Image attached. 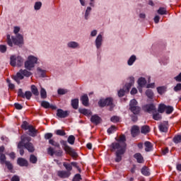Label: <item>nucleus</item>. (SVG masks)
<instances>
[{
	"mask_svg": "<svg viewBox=\"0 0 181 181\" xmlns=\"http://www.w3.org/2000/svg\"><path fill=\"white\" fill-rule=\"evenodd\" d=\"M30 141H32V138L30 136H21V141L18 144V148L22 149V147L24 146L28 152H35V146L30 143Z\"/></svg>",
	"mask_w": 181,
	"mask_h": 181,
	"instance_id": "1",
	"label": "nucleus"
},
{
	"mask_svg": "<svg viewBox=\"0 0 181 181\" xmlns=\"http://www.w3.org/2000/svg\"><path fill=\"white\" fill-rule=\"evenodd\" d=\"M127 148H125V144L122 143L121 145L115 143L112 144V149L111 151H116V158H115V162H121L122 160V155L125 153V151Z\"/></svg>",
	"mask_w": 181,
	"mask_h": 181,
	"instance_id": "2",
	"label": "nucleus"
},
{
	"mask_svg": "<svg viewBox=\"0 0 181 181\" xmlns=\"http://www.w3.org/2000/svg\"><path fill=\"white\" fill-rule=\"evenodd\" d=\"M36 63H37V58L30 55L25 63V67L27 70H32V69L35 67V64H36Z\"/></svg>",
	"mask_w": 181,
	"mask_h": 181,
	"instance_id": "3",
	"label": "nucleus"
},
{
	"mask_svg": "<svg viewBox=\"0 0 181 181\" xmlns=\"http://www.w3.org/2000/svg\"><path fill=\"white\" fill-rule=\"evenodd\" d=\"M10 64L13 67H16V66H18V67H21L23 64V59H22L21 57H16V55H12L10 57Z\"/></svg>",
	"mask_w": 181,
	"mask_h": 181,
	"instance_id": "4",
	"label": "nucleus"
},
{
	"mask_svg": "<svg viewBox=\"0 0 181 181\" xmlns=\"http://www.w3.org/2000/svg\"><path fill=\"white\" fill-rule=\"evenodd\" d=\"M129 110L134 115H138L141 112V107L138 106V102L136 100L133 99L129 103Z\"/></svg>",
	"mask_w": 181,
	"mask_h": 181,
	"instance_id": "5",
	"label": "nucleus"
},
{
	"mask_svg": "<svg viewBox=\"0 0 181 181\" xmlns=\"http://www.w3.org/2000/svg\"><path fill=\"white\" fill-rule=\"evenodd\" d=\"M113 100L111 98H107L106 99H100L98 102L99 107H106V105H112Z\"/></svg>",
	"mask_w": 181,
	"mask_h": 181,
	"instance_id": "6",
	"label": "nucleus"
},
{
	"mask_svg": "<svg viewBox=\"0 0 181 181\" xmlns=\"http://www.w3.org/2000/svg\"><path fill=\"white\" fill-rule=\"evenodd\" d=\"M18 96L21 97V98H26V100H30L32 98V92L25 91L24 93L22 89H19L18 91Z\"/></svg>",
	"mask_w": 181,
	"mask_h": 181,
	"instance_id": "7",
	"label": "nucleus"
},
{
	"mask_svg": "<svg viewBox=\"0 0 181 181\" xmlns=\"http://www.w3.org/2000/svg\"><path fill=\"white\" fill-rule=\"evenodd\" d=\"M13 43L16 45L17 46H20V45L23 44V36L21 34H18L16 37H12Z\"/></svg>",
	"mask_w": 181,
	"mask_h": 181,
	"instance_id": "8",
	"label": "nucleus"
},
{
	"mask_svg": "<svg viewBox=\"0 0 181 181\" xmlns=\"http://www.w3.org/2000/svg\"><path fill=\"white\" fill-rule=\"evenodd\" d=\"M5 147L4 146H0V163L4 165L5 163V160H6V156H5Z\"/></svg>",
	"mask_w": 181,
	"mask_h": 181,
	"instance_id": "9",
	"label": "nucleus"
},
{
	"mask_svg": "<svg viewBox=\"0 0 181 181\" xmlns=\"http://www.w3.org/2000/svg\"><path fill=\"white\" fill-rule=\"evenodd\" d=\"M70 114V112L67 110H63L62 109H58L57 110V116L59 117V118H66V117Z\"/></svg>",
	"mask_w": 181,
	"mask_h": 181,
	"instance_id": "10",
	"label": "nucleus"
},
{
	"mask_svg": "<svg viewBox=\"0 0 181 181\" xmlns=\"http://www.w3.org/2000/svg\"><path fill=\"white\" fill-rule=\"evenodd\" d=\"M70 175H71V173L69 171H64V170L57 171V176H59V177H61L62 179H66L67 177H70Z\"/></svg>",
	"mask_w": 181,
	"mask_h": 181,
	"instance_id": "11",
	"label": "nucleus"
},
{
	"mask_svg": "<svg viewBox=\"0 0 181 181\" xmlns=\"http://www.w3.org/2000/svg\"><path fill=\"white\" fill-rule=\"evenodd\" d=\"M168 127L169 122H163L159 124L158 129H160V132H168Z\"/></svg>",
	"mask_w": 181,
	"mask_h": 181,
	"instance_id": "12",
	"label": "nucleus"
},
{
	"mask_svg": "<svg viewBox=\"0 0 181 181\" xmlns=\"http://www.w3.org/2000/svg\"><path fill=\"white\" fill-rule=\"evenodd\" d=\"M129 83H126L124 86V89L126 91H129L131 90V88L134 86V83H135V78L132 76L129 78Z\"/></svg>",
	"mask_w": 181,
	"mask_h": 181,
	"instance_id": "13",
	"label": "nucleus"
},
{
	"mask_svg": "<svg viewBox=\"0 0 181 181\" xmlns=\"http://www.w3.org/2000/svg\"><path fill=\"white\" fill-rule=\"evenodd\" d=\"M13 78L18 84L21 83V80H23V74L21 72V70L16 74V76H13Z\"/></svg>",
	"mask_w": 181,
	"mask_h": 181,
	"instance_id": "14",
	"label": "nucleus"
},
{
	"mask_svg": "<svg viewBox=\"0 0 181 181\" xmlns=\"http://www.w3.org/2000/svg\"><path fill=\"white\" fill-rule=\"evenodd\" d=\"M27 131H28V135H30V136H36V135H37V130H36L32 124L29 127Z\"/></svg>",
	"mask_w": 181,
	"mask_h": 181,
	"instance_id": "15",
	"label": "nucleus"
},
{
	"mask_svg": "<svg viewBox=\"0 0 181 181\" xmlns=\"http://www.w3.org/2000/svg\"><path fill=\"white\" fill-rule=\"evenodd\" d=\"M17 163L19 165V166H29V162H28V160L23 158H19L17 160Z\"/></svg>",
	"mask_w": 181,
	"mask_h": 181,
	"instance_id": "16",
	"label": "nucleus"
},
{
	"mask_svg": "<svg viewBox=\"0 0 181 181\" xmlns=\"http://www.w3.org/2000/svg\"><path fill=\"white\" fill-rule=\"evenodd\" d=\"M143 110L146 112H152V111H155L156 107H155V105H153V104H150V105H144L143 107Z\"/></svg>",
	"mask_w": 181,
	"mask_h": 181,
	"instance_id": "17",
	"label": "nucleus"
},
{
	"mask_svg": "<svg viewBox=\"0 0 181 181\" xmlns=\"http://www.w3.org/2000/svg\"><path fill=\"white\" fill-rule=\"evenodd\" d=\"M90 121L91 122H93V124H95V125H98V124L101 122V117H100L97 115H94L91 117Z\"/></svg>",
	"mask_w": 181,
	"mask_h": 181,
	"instance_id": "18",
	"label": "nucleus"
},
{
	"mask_svg": "<svg viewBox=\"0 0 181 181\" xmlns=\"http://www.w3.org/2000/svg\"><path fill=\"white\" fill-rule=\"evenodd\" d=\"M132 136L135 138L137 135H139V127L138 126H133L131 130Z\"/></svg>",
	"mask_w": 181,
	"mask_h": 181,
	"instance_id": "19",
	"label": "nucleus"
},
{
	"mask_svg": "<svg viewBox=\"0 0 181 181\" xmlns=\"http://www.w3.org/2000/svg\"><path fill=\"white\" fill-rule=\"evenodd\" d=\"M103 44V35H98L95 40V45L97 49H100L101 47V45Z\"/></svg>",
	"mask_w": 181,
	"mask_h": 181,
	"instance_id": "20",
	"label": "nucleus"
},
{
	"mask_svg": "<svg viewBox=\"0 0 181 181\" xmlns=\"http://www.w3.org/2000/svg\"><path fill=\"white\" fill-rule=\"evenodd\" d=\"M81 101H82V104L84 107H88V96L87 95L81 96Z\"/></svg>",
	"mask_w": 181,
	"mask_h": 181,
	"instance_id": "21",
	"label": "nucleus"
},
{
	"mask_svg": "<svg viewBox=\"0 0 181 181\" xmlns=\"http://www.w3.org/2000/svg\"><path fill=\"white\" fill-rule=\"evenodd\" d=\"M134 158L136 159L138 163H144V157L140 153H135Z\"/></svg>",
	"mask_w": 181,
	"mask_h": 181,
	"instance_id": "22",
	"label": "nucleus"
},
{
	"mask_svg": "<svg viewBox=\"0 0 181 181\" xmlns=\"http://www.w3.org/2000/svg\"><path fill=\"white\" fill-rule=\"evenodd\" d=\"M144 146L146 152H151V151H152V148H153V146H152V143H151L150 141H146L144 143Z\"/></svg>",
	"mask_w": 181,
	"mask_h": 181,
	"instance_id": "23",
	"label": "nucleus"
},
{
	"mask_svg": "<svg viewBox=\"0 0 181 181\" xmlns=\"http://www.w3.org/2000/svg\"><path fill=\"white\" fill-rule=\"evenodd\" d=\"M112 144H117L118 145H122V144H124L125 149H127V144L125 143V136L124 135L119 136L118 143L115 142Z\"/></svg>",
	"mask_w": 181,
	"mask_h": 181,
	"instance_id": "24",
	"label": "nucleus"
},
{
	"mask_svg": "<svg viewBox=\"0 0 181 181\" xmlns=\"http://www.w3.org/2000/svg\"><path fill=\"white\" fill-rule=\"evenodd\" d=\"M71 107L74 108V110H78V99H73L71 100Z\"/></svg>",
	"mask_w": 181,
	"mask_h": 181,
	"instance_id": "25",
	"label": "nucleus"
},
{
	"mask_svg": "<svg viewBox=\"0 0 181 181\" xmlns=\"http://www.w3.org/2000/svg\"><path fill=\"white\" fill-rule=\"evenodd\" d=\"M141 173L144 176H149V175H151V173L149 172V168L146 166H144L141 168Z\"/></svg>",
	"mask_w": 181,
	"mask_h": 181,
	"instance_id": "26",
	"label": "nucleus"
},
{
	"mask_svg": "<svg viewBox=\"0 0 181 181\" xmlns=\"http://www.w3.org/2000/svg\"><path fill=\"white\" fill-rule=\"evenodd\" d=\"M78 111H79L80 114L86 115V117H88V115H91V111H90L87 109H79Z\"/></svg>",
	"mask_w": 181,
	"mask_h": 181,
	"instance_id": "27",
	"label": "nucleus"
},
{
	"mask_svg": "<svg viewBox=\"0 0 181 181\" xmlns=\"http://www.w3.org/2000/svg\"><path fill=\"white\" fill-rule=\"evenodd\" d=\"M49 144L52 145V146H54L55 148H60V144L54 141V139H53L49 140Z\"/></svg>",
	"mask_w": 181,
	"mask_h": 181,
	"instance_id": "28",
	"label": "nucleus"
},
{
	"mask_svg": "<svg viewBox=\"0 0 181 181\" xmlns=\"http://www.w3.org/2000/svg\"><path fill=\"white\" fill-rule=\"evenodd\" d=\"M66 153H69V155H70L71 156H72V158H77V153H76L75 151H73V149L71 148H66Z\"/></svg>",
	"mask_w": 181,
	"mask_h": 181,
	"instance_id": "29",
	"label": "nucleus"
},
{
	"mask_svg": "<svg viewBox=\"0 0 181 181\" xmlns=\"http://www.w3.org/2000/svg\"><path fill=\"white\" fill-rule=\"evenodd\" d=\"M138 84L140 87H144L146 85V80L145 78H139L138 80Z\"/></svg>",
	"mask_w": 181,
	"mask_h": 181,
	"instance_id": "30",
	"label": "nucleus"
},
{
	"mask_svg": "<svg viewBox=\"0 0 181 181\" xmlns=\"http://www.w3.org/2000/svg\"><path fill=\"white\" fill-rule=\"evenodd\" d=\"M149 131H151L149 126L144 125V126L141 127V134H148V132H149Z\"/></svg>",
	"mask_w": 181,
	"mask_h": 181,
	"instance_id": "31",
	"label": "nucleus"
},
{
	"mask_svg": "<svg viewBox=\"0 0 181 181\" xmlns=\"http://www.w3.org/2000/svg\"><path fill=\"white\" fill-rule=\"evenodd\" d=\"M31 93H33V94L34 95H39V90H37V88L36 87V86L35 85H32L31 86Z\"/></svg>",
	"mask_w": 181,
	"mask_h": 181,
	"instance_id": "32",
	"label": "nucleus"
},
{
	"mask_svg": "<svg viewBox=\"0 0 181 181\" xmlns=\"http://www.w3.org/2000/svg\"><path fill=\"white\" fill-rule=\"evenodd\" d=\"M158 111V112H160V114H163V112L166 111V105L165 104H160Z\"/></svg>",
	"mask_w": 181,
	"mask_h": 181,
	"instance_id": "33",
	"label": "nucleus"
},
{
	"mask_svg": "<svg viewBox=\"0 0 181 181\" xmlns=\"http://www.w3.org/2000/svg\"><path fill=\"white\" fill-rule=\"evenodd\" d=\"M40 97L42 98V100H45V98H47V93L46 92V90L43 88H41L40 90Z\"/></svg>",
	"mask_w": 181,
	"mask_h": 181,
	"instance_id": "34",
	"label": "nucleus"
},
{
	"mask_svg": "<svg viewBox=\"0 0 181 181\" xmlns=\"http://www.w3.org/2000/svg\"><path fill=\"white\" fill-rule=\"evenodd\" d=\"M63 165L66 170V172H71L73 170V166H71V164L67 163H64Z\"/></svg>",
	"mask_w": 181,
	"mask_h": 181,
	"instance_id": "35",
	"label": "nucleus"
},
{
	"mask_svg": "<svg viewBox=\"0 0 181 181\" xmlns=\"http://www.w3.org/2000/svg\"><path fill=\"white\" fill-rule=\"evenodd\" d=\"M60 144L61 145L64 146V151H65V152H66L67 149H70V146H69L67 145V141H64V140H61L60 141Z\"/></svg>",
	"mask_w": 181,
	"mask_h": 181,
	"instance_id": "36",
	"label": "nucleus"
},
{
	"mask_svg": "<svg viewBox=\"0 0 181 181\" xmlns=\"http://www.w3.org/2000/svg\"><path fill=\"white\" fill-rule=\"evenodd\" d=\"M31 124H29L28 122L24 121L23 124H21V128L24 129L25 131H28L29 129V127H30Z\"/></svg>",
	"mask_w": 181,
	"mask_h": 181,
	"instance_id": "37",
	"label": "nucleus"
},
{
	"mask_svg": "<svg viewBox=\"0 0 181 181\" xmlns=\"http://www.w3.org/2000/svg\"><path fill=\"white\" fill-rule=\"evenodd\" d=\"M135 60H136V57L135 55H132L127 62L129 66H132Z\"/></svg>",
	"mask_w": 181,
	"mask_h": 181,
	"instance_id": "38",
	"label": "nucleus"
},
{
	"mask_svg": "<svg viewBox=\"0 0 181 181\" xmlns=\"http://www.w3.org/2000/svg\"><path fill=\"white\" fill-rule=\"evenodd\" d=\"M67 141L70 144V145H74V142L76 141V137H74V136H73V135H71L68 137Z\"/></svg>",
	"mask_w": 181,
	"mask_h": 181,
	"instance_id": "39",
	"label": "nucleus"
},
{
	"mask_svg": "<svg viewBox=\"0 0 181 181\" xmlns=\"http://www.w3.org/2000/svg\"><path fill=\"white\" fill-rule=\"evenodd\" d=\"M30 162L31 163H37V157H36L35 155L31 154L30 156Z\"/></svg>",
	"mask_w": 181,
	"mask_h": 181,
	"instance_id": "40",
	"label": "nucleus"
},
{
	"mask_svg": "<svg viewBox=\"0 0 181 181\" xmlns=\"http://www.w3.org/2000/svg\"><path fill=\"white\" fill-rule=\"evenodd\" d=\"M21 73H22L23 76H25V77H30V76H32V73H30L26 69H21Z\"/></svg>",
	"mask_w": 181,
	"mask_h": 181,
	"instance_id": "41",
	"label": "nucleus"
},
{
	"mask_svg": "<svg viewBox=\"0 0 181 181\" xmlns=\"http://www.w3.org/2000/svg\"><path fill=\"white\" fill-rule=\"evenodd\" d=\"M173 141L175 144H180V142H181V135L175 136Z\"/></svg>",
	"mask_w": 181,
	"mask_h": 181,
	"instance_id": "42",
	"label": "nucleus"
},
{
	"mask_svg": "<svg viewBox=\"0 0 181 181\" xmlns=\"http://www.w3.org/2000/svg\"><path fill=\"white\" fill-rule=\"evenodd\" d=\"M146 95L148 98H151V99L153 98V92L151 89H148L146 91Z\"/></svg>",
	"mask_w": 181,
	"mask_h": 181,
	"instance_id": "43",
	"label": "nucleus"
},
{
	"mask_svg": "<svg viewBox=\"0 0 181 181\" xmlns=\"http://www.w3.org/2000/svg\"><path fill=\"white\" fill-rule=\"evenodd\" d=\"M68 46L72 47V49H76V47H78V43L76 42H70L68 43Z\"/></svg>",
	"mask_w": 181,
	"mask_h": 181,
	"instance_id": "44",
	"label": "nucleus"
},
{
	"mask_svg": "<svg viewBox=\"0 0 181 181\" xmlns=\"http://www.w3.org/2000/svg\"><path fill=\"white\" fill-rule=\"evenodd\" d=\"M55 134L59 136H64V135H66V132L63 129H58L56 131Z\"/></svg>",
	"mask_w": 181,
	"mask_h": 181,
	"instance_id": "45",
	"label": "nucleus"
},
{
	"mask_svg": "<svg viewBox=\"0 0 181 181\" xmlns=\"http://www.w3.org/2000/svg\"><path fill=\"white\" fill-rule=\"evenodd\" d=\"M115 131H117V127H115V126H111L107 129V134H109V135H111V134H113V132H115Z\"/></svg>",
	"mask_w": 181,
	"mask_h": 181,
	"instance_id": "46",
	"label": "nucleus"
},
{
	"mask_svg": "<svg viewBox=\"0 0 181 181\" xmlns=\"http://www.w3.org/2000/svg\"><path fill=\"white\" fill-rule=\"evenodd\" d=\"M4 163L6 166H7V169H8V170H12L13 169V165H12V163L9 161H6V160H5Z\"/></svg>",
	"mask_w": 181,
	"mask_h": 181,
	"instance_id": "47",
	"label": "nucleus"
},
{
	"mask_svg": "<svg viewBox=\"0 0 181 181\" xmlns=\"http://www.w3.org/2000/svg\"><path fill=\"white\" fill-rule=\"evenodd\" d=\"M158 13L159 15H166V8H163V7H160L158 10Z\"/></svg>",
	"mask_w": 181,
	"mask_h": 181,
	"instance_id": "48",
	"label": "nucleus"
},
{
	"mask_svg": "<svg viewBox=\"0 0 181 181\" xmlns=\"http://www.w3.org/2000/svg\"><path fill=\"white\" fill-rule=\"evenodd\" d=\"M165 112L166 114H172V112H173V107L165 106Z\"/></svg>",
	"mask_w": 181,
	"mask_h": 181,
	"instance_id": "49",
	"label": "nucleus"
},
{
	"mask_svg": "<svg viewBox=\"0 0 181 181\" xmlns=\"http://www.w3.org/2000/svg\"><path fill=\"white\" fill-rule=\"evenodd\" d=\"M120 119H121L118 116H112L110 118V120H111L112 122H119Z\"/></svg>",
	"mask_w": 181,
	"mask_h": 181,
	"instance_id": "50",
	"label": "nucleus"
},
{
	"mask_svg": "<svg viewBox=\"0 0 181 181\" xmlns=\"http://www.w3.org/2000/svg\"><path fill=\"white\" fill-rule=\"evenodd\" d=\"M153 118L156 121H159L160 119H162V116L160 115V114L156 113L153 115Z\"/></svg>",
	"mask_w": 181,
	"mask_h": 181,
	"instance_id": "51",
	"label": "nucleus"
},
{
	"mask_svg": "<svg viewBox=\"0 0 181 181\" xmlns=\"http://www.w3.org/2000/svg\"><path fill=\"white\" fill-rule=\"evenodd\" d=\"M41 105L43 107V108H50V103L47 101H42L41 103Z\"/></svg>",
	"mask_w": 181,
	"mask_h": 181,
	"instance_id": "52",
	"label": "nucleus"
},
{
	"mask_svg": "<svg viewBox=\"0 0 181 181\" xmlns=\"http://www.w3.org/2000/svg\"><path fill=\"white\" fill-rule=\"evenodd\" d=\"M7 45H8V46H10L11 47H12V46H13V43L12 42V40H11V35H7Z\"/></svg>",
	"mask_w": 181,
	"mask_h": 181,
	"instance_id": "53",
	"label": "nucleus"
},
{
	"mask_svg": "<svg viewBox=\"0 0 181 181\" xmlns=\"http://www.w3.org/2000/svg\"><path fill=\"white\" fill-rule=\"evenodd\" d=\"M57 93L59 95H64V94H66L67 90L59 88L58 89Z\"/></svg>",
	"mask_w": 181,
	"mask_h": 181,
	"instance_id": "54",
	"label": "nucleus"
},
{
	"mask_svg": "<svg viewBox=\"0 0 181 181\" xmlns=\"http://www.w3.org/2000/svg\"><path fill=\"white\" fill-rule=\"evenodd\" d=\"M54 155H55V156H63V151L60 149L54 151Z\"/></svg>",
	"mask_w": 181,
	"mask_h": 181,
	"instance_id": "55",
	"label": "nucleus"
},
{
	"mask_svg": "<svg viewBox=\"0 0 181 181\" xmlns=\"http://www.w3.org/2000/svg\"><path fill=\"white\" fill-rule=\"evenodd\" d=\"M47 153L48 155H50V156H53L54 155V149H53L52 147L48 148Z\"/></svg>",
	"mask_w": 181,
	"mask_h": 181,
	"instance_id": "56",
	"label": "nucleus"
},
{
	"mask_svg": "<svg viewBox=\"0 0 181 181\" xmlns=\"http://www.w3.org/2000/svg\"><path fill=\"white\" fill-rule=\"evenodd\" d=\"M34 8L36 11H39V9H40V8H42V2H40V1L36 2Z\"/></svg>",
	"mask_w": 181,
	"mask_h": 181,
	"instance_id": "57",
	"label": "nucleus"
},
{
	"mask_svg": "<svg viewBox=\"0 0 181 181\" xmlns=\"http://www.w3.org/2000/svg\"><path fill=\"white\" fill-rule=\"evenodd\" d=\"M81 179H82L81 175L80 174H76L74 177L72 181H80V180H81Z\"/></svg>",
	"mask_w": 181,
	"mask_h": 181,
	"instance_id": "58",
	"label": "nucleus"
},
{
	"mask_svg": "<svg viewBox=\"0 0 181 181\" xmlns=\"http://www.w3.org/2000/svg\"><path fill=\"white\" fill-rule=\"evenodd\" d=\"M90 12H91V7H88L85 13V19H88Z\"/></svg>",
	"mask_w": 181,
	"mask_h": 181,
	"instance_id": "59",
	"label": "nucleus"
},
{
	"mask_svg": "<svg viewBox=\"0 0 181 181\" xmlns=\"http://www.w3.org/2000/svg\"><path fill=\"white\" fill-rule=\"evenodd\" d=\"M157 90L158 94H163V93H165V87L163 86H160L157 88Z\"/></svg>",
	"mask_w": 181,
	"mask_h": 181,
	"instance_id": "60",
	"label": "nucleus"
},
{
	"mask_svg": "<svg viewBox=\"0 0 181 181\" xmlns=\"http://www.w3.org/2000/svg\"><path fill=\"white\" fill-rule=\"evenodd\" d=\"M6 82L8 83V87L11 90H13V88H15V85L11 83V80L6 79Z\"/></svg>",
	"mask_w": 181,
	"mask_h": 181,
	"instance_id": "61",
	"label": "nucleus"
},
{
	"mask_svg": "<svg viewBox=\"0 0 181 181\" xmlns=\"http://www.w3.org/2000/svg\"><path fill=\"white\" fill-rule=\"evenodd\" d=\"M174 91L177 93V91H181V83H177L175 87H174Z\"/></svg>",
	"mask_w": 181,
	"mask_h": 181,
	"instance_id": "62",
	"label": "nucleus"
},
{
	"mask_svg": "<svg viewBox=\"0 0 181 181\" xmlns=\"http://www.w3.org/2000/svg\"><path fill=\"white\" fill-rule=\"evenodd\" d=\"M0 52L1 53H5V52H6V45H0Z\"/></svg>",
	"mask_w": 181,
	"mask_h": 181,
	"instance_id": "63",
	"label": "nucleus"
},
{
	"mask_svg": "<svg viewBox=\"0 0 181 181\" xmlns=\"http://www.w3.org/2000/svg\"><path fill=\"white\" fill-rule=\"evenodd\" d=\"M52 137H53V134H52V133H47L45 135V139H52Z\"/></svg>",
	"mask_w": 181,
	"mask_h": 181,
	"instance_id": "64",
	"label": "nucleus"
}]
</instances>
